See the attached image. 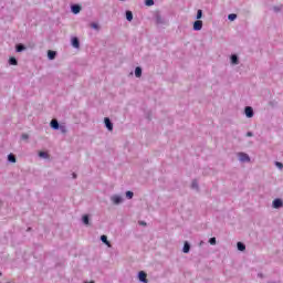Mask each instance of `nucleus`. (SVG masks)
<instances>
[{
  "mask_svg": "<svg viewBox=\"0 0 283 283\" xmlns=\"http://www.w3.org/2000/svg\"><path fill=\"white\" fill-rule=\"evenodd\" d=\"M138 277H139V281L140 282H144V283H147V273H145L144 271H140L139 274H138Z\"/></svg>",
  "mask_w": 283,
  "mask_h": 283,
  "instance_id": "obj_6",
  "label": "nucleus"
},
{
  "mask_svg": "<svg viewBox=\"0 0 283 283\" xmlns=\"http://www.w3.org/2000/svg\"><path fill=\"white\" fill-rule=\"evenodd\" d=\"M140 224H146L145 222H140Z\"/></svg>",
  "mask_w": 283,
  "mask_h": 283,
  "instance_id": "obj_36",
  "label": "nucleus"
},
{
  "mask_svg": "<svg viewBox=\"0 0 283 283\" xmlns=\"http://www.w3.org/2000/svg\"><path fill=\"white\" fill-rule=\"evenodd\" d=\"M245 116L248 118H253V108L251 106L245 107Z\"/></svg>",
  "mask_w": 283,
  "mask_h": 283,
  "instance_id": "obj_5",
  "label": "nucleus"
},
{
  "mask_svg": "<svg viewBox=\"0 0 283 283\" xmlns=\"http://www.w3.org/2000/svg\"><path fill=\"white\" fill-rule=\"evenodd\" d=\"M192 189H198V181H192V185H191Z\"/></svg>",
  "mask_w": 283,
  "mask_h": 283,
  "instance_id": "obj_29",
  "label": "nucleus"
},
{
  "mask_svg": "<svg viewBox=\"0 0 283 283\" xmlns=\"http://www.w3.org/2000/svg\"><path fill=\"white\" fill-rule=\"evenodd\" d=\"M197 19H202V10L197 11Z\"/></svg>",
  "mask_w": 283,
  "mask_h": 283,
  "instance_id": "obj_27",
  "label": "nucleus"
},
{
  "mask_svg": "<svg viewBox=\"0 0 283 283\" xmlns=\"http://www.w3.org/2000/svg\"><path fill=\"white\" fill-rule=\"evenodd\" d=\"M191 247L186 242L184 245V253H189Z\"/></svg>",
  "mask_w": 283,
  "mask_h": 283,
  "instance_id": "obj_19",
  "label": "nucleus"
},
{
  "mask_svg": "<svg viewBox=\"0 0 283 283\" xmlns=\"http://www.w3.org/2000/svg\"><path fill=\"white\" fill-rule=\"evenodd\" d=\"M91 28H93V30H98V25L96 23H91Z\"/></svg>",
  "mask_w": 283,
  "mask_h": 283,
  "instance_id": "obj_30",
  "label": "nucleus"
},
{
  "mask_svg": "<svg viewBox=\"0 0 283 283\" xmlns=\"http://www.w3.org/2000/svg\"><path fill=\"white\" fill-rule=\"evenodd\" d=\"M9 63H10V65H17L18 62H17L15 57H10Z\"/></svg>",
  "mask_w": 283,
  "mask_h": 283,
  "instance_id": "obj_21",
  "label": "nucleus"
},
{
  "mask_svg": "<svg viewBox=\"0 0 283 283\" xmlns=\"http://www.w3.org/2000/svg\"><path fill=\"white\" fill-rule=\"evenodd\" d=\"M239 160H241V163H250L251 158L245 153H239Z\"/></svg>",
  "mask_w": 283,
  "mask_h": 283,
  "instance_id": "obj_1",
  "label": "nucleus"
},
{
  "mask_svg": "<svg viewBox=\"0 0 283 283\" xmlns=\"http://www.w3.org/2000/svg\"><path fill=\"white\" fill-rule=\"evenodd\" d=\"M126 197H128L129 200H132V199L134 198V192L127 191V192H126Z\"/></svg>",
  "mask_w": 283,
  "mask_h": 283,
  "instance_id": "obj_25",
  "label": "nucleus"
},
{
  "mask_svg": "<svg viewBox=\"0 0 283 283\" xmlns=\"http://www.w3.org/2000/svg\"><path fill=\"white\" fill-rule=\"evenodd\" d=\"M101 240H102V242H103L104 244H107L108 247H112V243H109V242L107 241V235L103 234V235L101 237Z\"/></svg>",
  "mask_w": 283,
  "mask_h": 283,
  "instance_id": "obj_14",
  "label": "nucleus"
},
{
  "mask_svg": "<svg viewBox=\"0 0 283 283\" xmlns=\"http://www.w3.org/2000/svg\"><path fill=\"white\" fill-rule=\"evenodd\" d=\"M0 275H1V272H0Z\"/></svg>",
  "mask_w": 283,
  "mask_h": 283,
  "instance_id": "obj_37",
  "label": "nucleus"
},
{
  "mask_svg": "<svg viewBox=\"0 0 283 283\" xmlns=\"http://www.w3.org/2000/svg\"><path fill=\"white\" fill-rule=\"evenodd\" d=\"M135 76H136L137 78H140V77L143 76V69H140V66H137V67L135 69Z\"/></svg>",
  "mask_w": 283,
  "mask_h": 283,
  "instance_id": "obj_9",
  "label": "nucleus"
},
{
  "mask_svg": "<svg viewBox=\"0 0 283 283\" xmlns=\"http://www.w3.org/2000/svg\"><path fill=\"white\" fill-rule=\"evenodd\" d=\"M237 247H238L239 251H245V249H247V245H244V243H242V242H238Z\"/></svg>",
  "mask_w": 283,
  "mask_h": 283,
  "instance_id": "obj_15",
  "label": "nucleus"
},
{
  "mask_svg": "<svg viewBox=\"0 0 283 283\" xmlns=\"http://www.w3.org/2000/svg\"><path fill=\"white\" fill-rule=\"evenodd\" d=\"M72 12L73 14H78V12H81V6L78 4L72 6Z\"/></svg>",
  "mask_w": 283,
  "mask_h": 283,
  "instance_id": "obj_10",
  "label": "nucleus"
},
{
  "mask_svg": "<svg viewBox=\"0 0 283 283\" xmlns=\"http://www.w3.org/2000/svg\"><path fill=\"white\" fill-rule=\"evenodd\" d=\"M113 205H120L123 202V198H120V196L115 195L111 198Z\"/></svg>",
  "mask_w": 283,
  "mask_h": 283,
  "instance_id": "obj_2",
  "label": "nucleus"
},
{
  "mask_svg": "<svg viewBox=\"0 0 283 283\" xmlns=\"http://www.w3.org/2000/svg\"><path fill=\"white\" fill-rule=\"evenodd\" d=\"M104 123H105V126L107 127L108 132H113L114 125L112 124V122L109 120L108 117L104 118Z\"/></svg>",
  "mask_w": 283,
  "mask_h": 283,
  "instance_id": "obj_3",
  "label": "nucleus"
},
{
  "mask_svg": "<svg viewBox=\"0 0 283 283\" xmlns=\"http://www.w3.org/2000/svg\"><path fill=\"white\" fill-rule=\"evenodd\" d=\"M39 156H40V158H48V153H45V151H40V153H39Z\"/></svg>",
  "mask_w": 283,
  "mask_h": 283,
  "instance_id": "obj_24",
  "label": "nucleus"
},
{
  "mask_svg": "<svg viewBox=\"0 0 283 283\" xmlns=\"http://www.w3.org/2000/svg\"><path fill=\"white\" fill-rule=\"evenodd\" d=\"M126 19H127V21H133L134 20V13H132V11H126Z\"/></svg>",
  "mask_w": 283,
  "mask_h": 283,
  "instance_id": "obj_13",
  "label": "nucleus"
},
{
  "mask_svg": "<svg viewBox=\"0 0 283 283\" xmlns=\"http://www.w3.org/2000/svg\"><path fill=\"white\" fill-rule=\"evenodd\" d=\"M28 138H30V136L28 134L22 135V140H28Z\"/></svg>",
  "mask_w": 283,
  "mask_h": 283,
  "instance_id": "obj_32",
  "label": "nucleus"
},
{
  "mask_svg": "<svg viewBox=\"0 0 283 283\" xmlns=\"http://www.w3.org/2000/svg\"><path fill=\"white\" fill-rule=\"evenodd\" d=\"M83 222H84L85 224H90V217H88L87 214H85V216L83 217Z\"/></svg>",
  "mask_w": 283,
  "mask_h": 283,
  "instance_id": "obj_23",
  "label": "nucleus"
},
{
  "mask_svg": "<svg viewBox=\"0 0 283 283\" xmlns=\"http://www.w3.org/2000/svg\"><path fill=\"white\" fill-rule=\"evenodd\" d=\"M72 45H73V48H76V49L81 48V43L78 42V38H73L72 39Z\"/></svg>",
  "mask_w": 283,
  "mask_h": 283,
  "instance_id": "obj_11",
  "label": "nucleus"
},
{
  "mask_svg": "<svg viewBox=\"0 0 283 283\" xmlns=\"http://www.w3.org/2000/svg\"><path fill=\"white\" fill-rule=\"evenodd\" d=\"M59 129L61 134H67V127L65 125H60Z\"/></svg>",
  "mask_w": 283,
  "mask_h": 283,
  "instance_id": "obj_16",
  "label": "nucleus"
},
{
  "mask_svg": "<svg viewBox=\"0 0 283 283\" xmlns=\"http://www.w3.org/2000/svg\"><path fill=\"white\" fill-rule=\"evenodd\" d=\"M209 244H211L212 247L216 245V238H210L209 240Z\"/></svg>",
  "mask_w": 283,
  "mask_h": 283,
  "instance_id": "obj_28",
  "label": "nucleus"
},
{
  "mask_svg": "<svg viewBox=\"0 0 283 283\" xmlns=\"http://www.w3.org/2000/svg\"><path fill=\"white\" fill-rule=\"evenodd\" d=\"M8 160H9V163H17V157H14V155L10 154L8 156Z\"/></svg>",
  "mask_w": 283,
  "mask_h": 283,
  "instance_id": "obj_18",
  "label": "nucleus"
},
{
  "mask_svg": "<svg viewBox=\"0 0 283 283\" xmlns=\"http://www.w3.org/2000/svg\"><path fill=\"white\" fill-rule=\"evenodd\" d=\"M228 19H229V21H235V19H238V15L234 13H231L228 15Z\"/></svg>",
  "mask_w": 283,
  "mask_h": 283,
  "instance_id": "obj_20",
  "label": "nucleus"
},
{
  "mask_svg": "<svg viewBox=\"0 0 283 283\" xmlns=\"http://www.w3.org/2000/svg\"><path fill=\"white\" fill-rule=\"evenodd\" d=\"M23 50H25V46L22 44L17 45V52H23Z\"/></svg>",
  "mask_w": 283,
  "mask_h": 283,
  "instance_id": "obj_22",
  "label": "nucleus"
},
{
  "mask_svg": "<svg viewBox=\"0 0 283 283\" xmlns=\"http://www.w3.org/2000/svg\"><path fill=\"white\" fill-rule=\"evenodd\" d=\"M51 127H52V129H59V120H56V119H52L51 120Z\"/></svg>",
  "mask_w": 283,
  "mask_h": 283,
  "instance_id": "obj_12",
  "label": "nucleus"
},
{
  "mask_svg": "<svg viewBox=\"0 0 283 283\" xmlns=\"http://www.w3.org/2000/svg\"><path fill=\"white\" fill-rule=\"evenodd\" d=\"M247 136H248V137H251V136H253V133L248 132V133H247Z\"/></svg>",
  "mask_w": 283,
  "mask_h": 283,
  "instance_id": "obj_33",
  "label": "nucleus"
},
{
  "mask_svg": "<svg viewBox=\"0 0 283 283\" xmlns=\"http://www.w3.org/2000/svg\"><path fill=\"white\" fill-rule=\"evenodd\" d=\"M146 6L151 7L154 6V0H145Z\"/></svg>",
  "mask_w": 283,
  "mask_h": 283,
  "instance_id": "obj_26",
  "label": "nucleus"
},
{
  "mask_svg": "<svg viewBox=\"0 0 283 283\" xmlns=\"http://www.w3.org/2000/svg\"><path fill=\"white\" fill-rule=\"evenodd\" d=\"M231 63H232V65H238V55L231 56Z\"/></svg>",
  "mask_w": 283,
  "mask_h": 283,
  "instance_id": "obj_17",
  "label": "nucleus"
},
{
  "mask_svg": "<svg viewBox=\"0 0 283 283\" xmlns=\"http://www.w3.org/2000/svg\"><path fill=\"white\" fill-rule=\"evenodd\" d=\"M193 30H196V31L202 30V20L195 21Z\"/></svg>",
  "mask_w": 283,
  "mask_h": 283,
  "instance_id": "obj_4",
  "label": "nucleus"
},
{
  "mask_svg": "<svg viewBox=\"0 0 283 283\" xmlns=\"http://www.w3.org/2000/svg\"><path fill=\"white\" fill-rule=\"evenodd\" d=\"M73 178H76V174L75 172H73Z\"/></svg>",
  "mask_w": 283,
  "mask_h": 283,
  "instance_id": "obj_35",
  "label": "nucleus"
},
{
  "mask_svg": "<svg viewBox=\"0 0 283 283\" xmlns=\"http://www.w3.org/2000/svg\"><path fill=\"white\" fill-rule=\"evenodd\" d=\"M275 165L279 167V169H283V164L280 161H276Z\"/></svg>",
  "mask_w": 283,
  "mask_h": 283,
  "instance_id": "obj_31",
  "label": "nucleus"
},
{
  "mask_svg": "<svg viewBox=\"0 0 283 283\" xmlns=\"http://www.w3.org/2000/svg\"><path fill=\"white\" fill-rule=\"evenodd\" d=\"M282 206H283L282 199H275L273 201V208L274 209H280V207H282Z\"/></svg>",
  "mask_w": 283,
  "mask_h": 283,
  "instance_id": "obj_7",
  "label": "nucleus"
},
{
  "mask_svg": "<svg viewBox=\"0 0 283 283\" xmlns=\"http://www.w3.org/2000/svg\"><path fill=\"white\" fill-rule=\"evenodd\" d=\"M48 57L50 59V61H54V59H56V52L49 50L48 51Z\"/></svg>",
  "mask_w": 283,
  "mask_h": 283,
  "instance_id": "obj_8",
  "label": "nucleus"
},
{
  "mask_svg": "<svg viewBox=\"0 0 283 283\" xmlns=\"http://www.w3.org/2000/svg\"><path fill=\"white\" fill-rule=\"evenodd\" d=\"M274 10H275L276 12H279L280 9H277V7H274Z\"/></svg>",
  "mask_w": 283,
  "mask_h": 283,
  "instance_id": "obj_34",
  "label": "nucleus"
}]
</instances>
